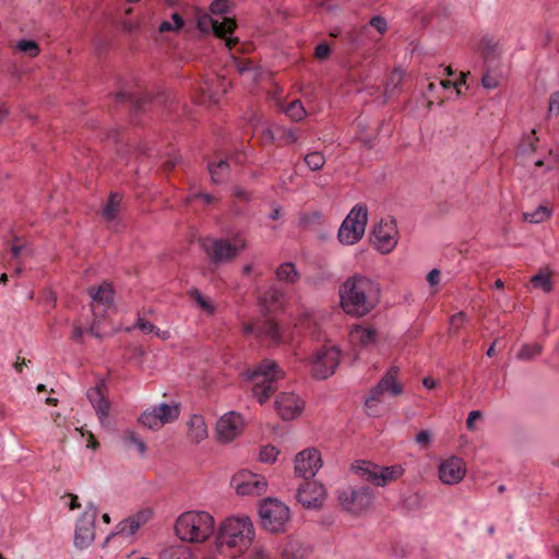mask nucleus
Segmentation results:
<instances>
[{
  "label": "nucleus",
  "mask_w": 559,
  "mask_h": 559,
  "mask_svg": "<svg viewBox=\"0 0 559 559\" xmlns=\"http://www.w3.org/2000/svg\"><path fill=\"white\" fill-rule=\"evenodd\" d=\"M379 284L361 274L348 277L340 287L343 310L355 317H364L380 301Z\"/></svg>",
  "instance_id": "obj_1"
},
{
  "label": "nucleus",
  "mask_w": 559,
  "mask_h": 559,
  "mask_svg": "<svg viewBox=\"0 0 559 559\" xmlns=\"http://www.w3.org/2000/svg\"><path fill=\"white\" fill-rule=\"evenodd\" d=\"M253 538L254 526L249 516H229L218 526L215 547L218 554L237 558L250 547Z\"/></svg>",
  "instance_id": "obj_2"
},
{
  "label": "nucleus",
  "mask_w": 559,
  "mask_h": 559,
  "mask_svg": "<svg viewBox=\"0 0 559 559\" xmlns=\"http://www.w3.org/2000/svg\"><path fill=\"white\" fill-rule=\"evenodd\" d=\"M214 527V518L205 511L183 512L175 522L176 535L182 542L192 544L205 542L213 534Z\"/></svg>",
  "instance_id": "obj_3"
},
{
  "label": "nucleus",
  "mask_w": 559,
  "mask_h": 559,
  "mask_svg": "<svg viewBox=\"0 0 559 559\" xmlns=\"http://www.w3.org/2000/svg\"><path fill=\"white\" fill-rule=\"evenodd\" d=\"M247 377L253 382V395L263 404L276 390V382L284 378V371L274 360L264 359Z\"/></svg>",
  "instance_id": "obj_4"
},
{
  "label": "nucleus",
  "mask_w": 559,
  "mask_h": 559,
  "mask_svg": "<svg viewBox=\"0 0 559 559\" xmlns=\"http://www.w3.org/2000/svg\"><path fill=\"white\" fill-rule=\"evenodd\" d=\"M262 527L270 533H282L290 519L287 506L277 499L266 498L259 506Z\"/></svg>",
  "instance_id": "obj_5"
},
{
  "label": "nucleus",
  "mask_w": 559,
  "mask_h": 559,
  "mask_svg": "<svg viewBox=\"0 0 559 559\" xmlns=\"http://www.w3.org/2000/svg\"><path fill=\"white\" fill-rule=\"evenodd\" d=\"M203 247L211 261L214 263H224L236 258L239 252L247 248L246 239L236 234L230 240L228 239H206Z\"/></svg>",
  "instance_id": "obj_6"
},
{
  "label": "nucleus",
  "mask_w": 559,
  "mask_h": 559,
  "mask_svg": "<svg viewBox=\"0 0 559 559\" xmlns=\"http://www.w3.org/2000/svg\"><path fill=\"white\" fill-rule=\"evenodd\" d=\"M368 221V209L365 204H356L338 229V239L344 245H354L365 234Z\"/></svg>",
  "instance_id": "obj_7"
},
{
  "label": "nucleus",
  "mask_w": 559,
  "mask_h": 559,
  "mask_svg": "<svg viewBox=\"0 0 559 559\" xmlns=\"http://www.w3.org/2000/svg\"><path fill=\"white\" fill-rule=\"evenodd\" d=\"M340 362V350L335 345L326 344L318 348L309 358L311 374L316 379L324 380L331 377Z\"/></svg>",
  "instance_id": "obj_8"
},
{
  "label": "nucleus",
  "mask_w": 559,
  "mask_h": 559,
  "mask_svg": "<svg viewBox=\"0 0 559 559\" xmlns=\"http://www.w3.org/2000/svg\"><path fill=\"white\" fill-rule=\"evenodd\" d=\"M198 27L201 32L206 33L213 31L216 37L225 40V46L233 49L238 44V38L231 37L236 28V22L227 16L221 19L203 14L198 20Z\"/></svg>",
  "instance_id": "obj_9"
},
{
  "label": "nucleus",
  "mask_w": 559,
  "mask_h": 559,
  "mask_svg": "<svg viewBox=\"0 0 559 559\" xmlns=\"http://www.w3.org/2000/svg\"><path fill=\"white\" fill-rule=\"evenodd\" d=\"M358 475L377 486H384L389 481L395 480L403 475L404 469L401 465L381 467L370 462H360L356 465Z\"/></svg>",
  "instance_id": "obj_10"
},
{
  "label": "nucleus",
  "mask_w": 559,
  "mask_h": 559,
  "mask_svg": "<svg viewBox=\"0 0 559 559\" xmlns=\"http://www.w3.org/2000/svg\"><path fill=\"white\" fill-rule=\"evenodd\" d=\"M337 498L344 510L350 513H360L370 507L373 495L369 487H349L338 490Z\"/></svg>",
  "instance_id": "obj_11"
},
{
  "label": "nucleus",
  "mask_w": 559,
  "mask_h": 559,
  "mask_svg": "<svg viewBox=\"0 0 559 559\" xmlns=\"http://www.w3.org/2000/svg\"><path fill=\"white\" fill-rule=\"evenodd\" d=\"M373 245L381 253H390L397 245L399 230L392 217L382 218L372 231Z\"/></svg>",
  "instance_id": "obj_12"
},
{
  "label": "nucleus",
  "mask_w": 559,
  "mask_h": 559,
  "mask_svg": "<svg viewBox=\"0 0 559 559\" xmlns=\"http://www.w3.org/2000/svg\"><path fill=\"white\" fill-rule=\"evenodd\" d=\"M399 372L397 367H392L379 381V383L370 390L369 396L366 399L365 405L371 412L378 403L382 401L384 393H390L393 396L400 395L403 388L396 382Z\"/></svg>",
  "instance_id": "obj_13"
},
{
  "label": "nucleus",
  "mask_w": 559,
  "mask_h": 559,
  "mask_svg": "<svg viewBox=\"0 0 559 559\" xmlns=\"http://www.w3.org/2000/svg\"><path fill=\"white\" fill-rule=\"evenodd\" d=\"M97 516V507L94 503H87L85 511L79 519L74 532V545L76 548L84 549L88 547L95 537L94 523Z\"/></svg>",
  "instance_id": "obj_14"
},
{
  "label": "nucleus",
  "mask_w": 559,
  "mask_h": 559,
  "mask_svg": "<svg viewBox=\"0 0 559 559\" xmlns=\"http://www.w3.org/2000/svg\"><path fill=\"white\" fill-rule=\"evenodd\" d=\"M231 486L240 496H261L266 491L267 481L261 475L241 471L233 476Z\"/></svg>",
  "instance_id": "obj_15"
},
{
  "label": "nucleus",
  "mask_w": 559,
  "mask_h": 559,
  "mask_svg": "<svg viewBox=\"0 0 559 559\" xmlns=\"http://www.w3.org/2000/svg\"><path fill=\"white\" fill-rule=\"evenodd\" d=\"M242 428L243 419L241 415L236 412H229L217 420L215 432L221 442H230L241 433Z\"/></svg>",
  "instance_id": "obj_16"
},
{
  "label": "nucleus",
  "mask_w": 559,
  "mask_h": 559,
  "mask_svg": "<svg viewBox=\"0 0 559 559\" xmlns=\"http://www.w3.org/2000/svg\"><path fill=\"white\" fill-rule=\"evenodd\" d=\"M321 466L322 460L317 449H306L295 457V472L305 479L312 478Z\"/></svg>",
  "instance_id": "obj_17"
},
{
  "label": "nucleus",
  "mask_w": 559,
  "mask_h": 559,
  "mask_svg": "<svg viewBox=\"0 0 559 559\" xmlns=\"http://www.w3.org/2000/svg\"><path fill=\"white\" fill-rule=\"evenodd\" d=\"M465 474V462L459 456H450L439 464V478L445 485L459 484Z\"/></svg>",
  "instance_id": "obj_18"
},
{
  "label": "nucleus",
  "mask_w": 559,
  "mask_h": 559,
  "mask_svg": "<svg viewBox=\"0 0 559 559\" xmlns=\"http://www.w3.org/2000/svg\"><path fill=\"white\" fill-rule=\"evenodd\" d=\"M296 497L305 508L317 509L323 504L325 499V489L317 481L307 480L300 486Z\"/></svg>",
  "instance_id": "obj_19"
},
{
  "label": "nucleus",
  "mask_w": 559,
  "mask_h": 559,
  "mask_svg": "<svg viewBox=\"0 0 559 559\" xmlns=\"http://www.w3.org/2000/svg\"><path fill=\"white\" fill-rule=\"evenodd\" d=\"M153 513L150 509H144L138 513L127 518L126 520L118 523L116 531L108 536L107 540L116 535L123 537H130L134 535L140 527L145 525L152 518Z\"/></svg>",
  "instance_id": "obj_20"
},
{
  "label": "nucleus",
  "mask_w": 559,
  "mask_h": 559,
  "mask_svg": "<svg viewBox=\"0 0 559 559\" xmlns=\"http://www.w3.org/2000/svg\"><path fill=\"white\" fill-rule=\"evenodd\" d=\"M153 513L150 509H144L138 513L127 518L126 520L118 523L116 531L108 536L107 540L116 535L123 537H130L134 535L140 527L145 525L152 518Z\"/></svg>",
  "instance_id": "obj_21"
},
{
  "label": "nucleus",
  "mask_w": 559,
  "mask_h": 559,
  "mask_svg": "<svg viewBox=\"0 0 559 559\" xmlns=\"http://www.w3.org/2000/svg\"><path fill=\"white\" fill-rule=\"evenodd\" d=\"M305 403L295 393H282L275 401V408L284 420L294 419L304 409Z\"/></svg>",
  "instance_id": "obj_22"
},
{
  "label": "nucleus",
  "mask_w": 559,
  "mask_h": 559,
  "mask_svg": "<svg viewBox=\"0 0 559 559\" xmlns=\"http://www.w3.org/2000/svg\"><path fill=\"white\" fill-rule=\"evenodd\" d=\"M227 83L224 76L205 78L199 85L202 103H217L219 97L226 93Z\"/></svg>",
  "instance_id": "obj_23"
},
{
  "label": "nucleus",
  "mask_w": 559,
  "mask_h": 559,
  "mask_svg": "<svg viewBox=\"0 0 559 559\" xmlns=\"http://www.w3.org/2000/svg\"><path fill=\"white\" fill-rule=\"evenodd\" d=\"M87 399L96 412L102 425H105L109 416L110 403L105 397L100 386L92 388L87 391Z\"/></svg>",
  "instance_id": "obj_24"
},
{
  "label": "nucleus",
  "mask_w": 559,
  "mask_h": 559,
  "mask_svg": "<svg viewBox=\"0 0 559 559\" xmlns=\"http://www.w3.org/2000/svg\"><path fill=\"white\" fill-rule=\"evenodd\" d=\"M209 437L207 425L203 416L193 414L188 421V438L191 442L198 444Z\"/></svg>",
  "instance_id": "obj_25"
},
{
  "label": "nucleus",
  "mask_w": 559,
  "mask_h": 559,
  "mask_svg": "<svg viewBox=\"0 0 559 559\" xmlns=\"http://www.w3.org/2000/svg\"><path fill=\"white\" fill-rule=\"evenodd\" d=\"M311 551L308 544L298 539H289L284 546L282 557L283 559H307Z\"/></svg>",
  "instance_id": "obj_26"
},
{
  "label": "nucleus",
  "mask_w": 559,
  "mask_h": 559,
  "mask_svg": "<svg viewBox=\"0 0 559 559\" xmlns=\"http://www.w3.org/2000/svg\"><path fill=\"white\" fill-rule=\"evenodd\" d=\"M349 337L354 344L368 346L376 342L377 331L371 326L356 325L350 330Z\"/></svg>",
  "instance_id": "obj_27"
},
{
  "label": "nucleus",
  "mask_w": 559,
  "mask_h": 559,
  "mask_svg": "<svg viewBox=\"0 0 559 559\" xmlns=\"http://www.w3.org/2000/svg\"><path fill=\"white\" fill-rule=\"evenodd\" d=\"M285 301V294L277 287L269 288L260 298L262 307L267 311L281 308Z\"/></svg>",
  "instance_id": "obj_28"
},
{
  "label": "nucleus",
  "mask_w": 559,
  "mask_h": 559,
  "mask_svg": "<svg viewBox=\"0 0 559 559\" xmlns=\"http://www.w3.org/2000/svg\"><path fill=\"white\" fill-rule=\"evenodd\" d=\"M88 295L94 302L106 307L110 306L114 300V290L107 282H104L98 287H91Z\"/></svg>",
  "instance_id": "obj_29"
},
{
  "label": "nucleus",
  "mask_w": 559,
  "mask_h": 559,
  "mask_svg": "<svg viewBox=\"0 0 559 559\" xmlns=\"http://www.w3.org/2000/svg\"><path fill=\"white\" fill-rule=\"evenodd\" d=\"M153 409L162 425L176 420L180 414L179 406L177 404L169 405L162 403L155 406Z\"/></svg>",
  "instance_id": "obj_30"
},
{
  "label": "nucleus",
  "mask_w": 559,
  "mask_h": 559,
  "mask_svg": "<svg viewBox=\"0 0 559 559\" xmlns=\"http://www.w3.org/2000/svg\"><path fill=\"white\" fill-rule=\"evenodd\" d=\"M276 277L280 282L295 284L299 281L300 274L292 262L282 263L276 270Z\"/></svg>",
  "instance_id": "obj_31"
},
{
  "label": "nucleus",
  "mask_w": 559,
  "mask_h": 559,
  "mask_svg": "<svg viewBox=\"0 0 559 559\" xmlns=\"http://www.w3.org/2000/svg\"><path fill=\"white\" fill-rule=\"evenodd\" d=\"M209 171L213 182L219 183L224 181L229 174V163L226 159H219L218 162L209 163Z\"/></svg>",
  "instance_id": "obj_32"
},
{
  "label": "nucleus",
  "mask_w": 559,
  "mask_h": 559,
  "mask_svg": "<svg viewBox=\"0 0 559 559\" xmlns=\"http://www.w3.org/2000/svg\"><path fill=\"white\" fill-rule=\"evenodd\" d=\"M159 559H192V550L187 545H174L165 548Z\"/></svg>",
  "instance_id": "obj_33"
},
{
  "label": "nucleus",
  "mask_w": 559,
  "mask_h": 559,
  "mask_svg": "<svg viewBox=\"0 0 559 559\" xmlns=\"http://www.w3.org/2000/svg\"><path fill=\"white\" fill-rule=\"evenodd\" d=\"M259 335H265L275 343H280L285 338L277 324L272 320H266L259 326Z\"/></svg>",
  "instance_id": "obj_34"
},
{
  "label": "nucleus",
  "mask_w": 559,
  "mask_h": 559,
  "mask_svg": "<svg viewBox=\"0 0 559 559\" xmlns=\"http://www.w3.org/2000/svg\"><path fill=\"white\" fill-rule=\"evenodd\" d=\"M121 197L119 193L114 192L109 195L108 202L103 210V217L110 222L114 221L120 210Z\"/></svg>",
  "instance_id": "obj_35"
},
{
  "label": "nucleus",
  "mask_w": 559,
  "mask_h": 559,
  "mask_svg": "<svg viewBox=\"0 0 559 559\" xmlns=\"http://www.w3.org/2000/svg\"><path fill=\"white\" fill-rule=\"evenodd\" d=\"M231 62L238 73L241 75H248L250 80H257L258 71L250 60L233 56Z\"/></svg>",
  "instance_id": "obj_36"
},
{
  "label": "nucleus",
  "mask_w": 559,
  "mask_h": 559,
  "mask_svg": "<svg viewBox=\"0 0 559 559\" xmlns=\"http://www.w3.org/2000/svg\"><path fill=\"white\" fill-rule=\"evenodd\" d=\"M122 441L128 447H135V449L139 451L140 454H144L146 451V445L144 441L133 431V430H126L122 433Z\"/></svg>",
  "instance_id": "obj_37"
},
{
  "label": "nucleus",
  "mask_w": 559,
  "mask_h": 559,
  "mask_svg": "<svg viewBox=\"0 0 559 559\" xmlns=\"http://www.w3.org/2000/svg\"><path fill=\"white\" fill-rule=\"evenodd\" d=\"M531 282L535 288H540L545 293H549L552 289L550 273L548 271L538 272L532 277Z\"/></svg>",
  "instance_id": "obj_38"
},
{
  "label": "nucleus",
  "mask_w": 559,
  "mask_h": 559,
  "mask_svg": "<svg viewBox=\"0 0 559 559\" xmlns=\"http://www.w3.org/2000/svg\"><path fill=\"white\" fill-rule=\"evenodd\" d=\"M542 345L538 343L524 344L518 353V358L521 360H532L542 353Z\"/></svg>",
  "instance_id": "obj_39"
},
{
  "label": "nucleus",
  "mask_w": 559,
  "mask_h": 559,
  "mask_svg": "<svg viewBox=\"0 0 559 559\" xmlns=\"http://www.w3.org/2000/svg\"><path fill=\"white\" fill-rule=\"evenodd\" d=\"M550 216V210L546 206H538L533 212H526L523 217L526 222L538 224L545 222Z\"/></svg>",
  "instance_id": "obj_40"
},
{
  "label": "nucleus",
  "mask_w": 559,
  "mask_h": 559,
  "mask_svg": "<svg viewBox=\"0 0 559 559\" xmlns=\"http://www.w3.org/2000/svg\"><path fill=\"white\" fill-rule=\"evenodd\" d=\"M283 111L293 120L300 121L306 116V109L300 100L292 102Z\"/></svg>",
  "instance_id": "obj_41"
},
{
  "label": "nucleus",
  "mask_w": 559,
  "mask_h": 559,
  "mask_svg": "<svg viewBox=\"0 0 559 559\" xmlns=\"http://www.w3.org/2000/svg\"><path fill=\"white\" fill-rule=\"evenodd\" d=\"M183 26V20L178 13H174L171 15V21H164L159 25V32L166 33V32H177L181 29Z\"/></svg>",
  "instance_id": "obj_42"
},
{
  "label": "nucleus",
  "mask_w": 559,
  "mask_h": 559,
  "mask_svg": "<svg viewBox=\"0 0 559 559\" xmlns=\"http://www.w3.org/2000/svg\"><path fill=\"white\" fill-rule=\"evenodd\" d=\"M305 163L311 170H320L325 164V158L320 152H311L305 156Z\"/></svg>",
  "instance_id": "obj_43"
},
{
  "label": "nucleus",
  "mask_w": 559,
  "mask_h": 559,
  "mask_svg": "<svg viewBox=\"0 0 559 559\" xmlns=\"http://www.w3.org/2000/svg\"><path fill=\"white\" fill-rule=\"evenodd\" d=\"M139 421H140V424L148 427L150 429H157L160 426H163L160 424L159 419L157 418V415L154 412V409L143 412L141 414V416L139 417Z\"/></svg>",
  "instance_id": "obj_44"
},
{
  "label": "nucleus",
  "mask_w": 559,
  "mask_h": 559,
  "mask_svg": "<svg viewBox=\"0 0 559 559\" xmlns=\"http://www.w3.org/2000/svg\"><path fill=\"white\" fill-rule=\"evenodd\" d=\"M191 297L193 300L201 307L203 311L209 314H213L215 311V307L209 298H205L199 290H192Z\"/></svg>",
  "instance_id": "obj_45"
},
{
  "label": "nucleus",
  "mask_w": 559,
  "mask_h": 559,
  "mask_svg": "<svg viewBox=\"0 0 559 559\" xmlns=\"http://www.w3.org/2000/svg\"><path fill=\"white\" fill-rule=\"evenodd\" d=\"M403 80V71L394 69L388 78L385 93H392Z\"/></svg>",
  "instance_id": "obj_46"
},
{
  "label": "nucleus",
  "mask_w": 559,
  "mask_h": 559,
  "mask_svg": "<svg viewBox=\"0 0 559 559\" xmlns=\"http://www.w3.org/2000/svg\"><path fill=\"white\" fill-rule=\"evenodd\" d=\"M16 48L20 51L27 53L29 57H35L39 53V47L33 40L22 39L17 43Z\"/></svg>",
  "instance_id": "obj_47"
},
{
  "label": "nucleus",
  "mask_w": 559,
  "mask_h": 559,
  "mask_svg": "<svg viewBox=\"0 0 559 559\" xmlns=\"http://www.w3.org/2000/svg\"><path fill=\"white\" fill-rule=\"evenodd\" d=\"M117 100L124 102L130 100L136 109H142L143 103L146 100V97H140L132 93L120 92L116 95Z\"/></svg>",
  "instance_id": "obj_48"
},
{
  "label": "nucleus",
  "mask_w": 559,
  "mask_h": 559,
  "mask_svg": "<svg viewBox=\"0 0 559 559\" xmlns=\"http://www.w3.org/2000/svg\"><path fill=\"white\" fill-rule=\"evenodd\" d=\"M234 198L236 199L235 200V204H234V211L236 214H240L242 212V209L238 205L239 202H249L250 200V194L247 190L240 188V187H236L235 190H234Z\"/></svg>",
  "instance_id": "obj_49"
},
{
  "label": "nucleus",
  "mask_w": 559,
  "mask_h": 559,
  "mask_svg": "<svg viewBox=\"0 0 559 559\" xmlns=\"http://www.w3.org/2000/svg\"><path fill=\"white\" fill-rule=\"evenodd\" d=\"M278 453L280 452L275 447L265 445L261 449L259 457H260V461L263 463H273V462H275Z\"/></svg>",
  "instance_id": "obj_50"
},
{
  "label": "nucleus",
  "mask_w": 559,
  "mask_h": 559,
  "mask_svg": "<svg viewBox=\"0 0 559 559\" xmlns=\"http://www.w3.org/2000/svg\"><path fill=\"white\" fill-rule=\"evenodd\" d=\"M480 50L486 59L492 58L497 51V45L492 39L484 38L480 41Z\"/></svg>",
  "instance_id": "obj_51"
},
{
  "label": "nucleus",
  "mask_w": 559,
  "mask_h": 559,
  "mask_svg": "<svg viewBox=\"0 0 559 559\" xmlns=\"http://www.w3.org/2000/svg\"><path fill=\"white\" fill-rule=\"evenodd\" d=\"M228 10V2L226 0H215L211 4V12L214 15H217V19L223 17L224 13H226Z\"/></svg>",
  "instance_id": "obj_52"
},
{
  "label": "nucleus",
  "mask_w": 559,
  "mask_h": 559,
  "mask_svg": "<svg viewBox=\"0 0 559 559\" xmlns=\"http://www.w3.org/2000/svg\"><path fill=\"white\" fill-rule=\"evenodd\" d=\"M559 115V91L550 95L548 106V117Z\"/></svg>",
  "instance_id": "obj_53"
},
{
  "label": "nucleus",
  "mask_w": 559,
  "mask_h": 559,
  "mask_svg": "<svg viewBox=\"0 0 559 559\" xmlns=\"http://www.w3.org/2000/svg\"><path fill=\"white\" fill-rule=\"evenodd\" d=\"M481 84L487 90H493L498 86L499 80L495 74L486 72L481 78Z\"/></svg>",
  "instance_id": "obj_54"
},
{
  "label": "nucleus",
  "mask_w": 559,
  "mask_h": 559,
  "mask_svg": "<svg viewBox=\"0 0 559 559\" xmlns=\"http://www.w3.org/2000/svg\"><path fill=\"white\" fill-rule=\"evenodd\" d=\"M415 442L421 448H428L431 442V433L428 430L419 431L415 437Z\"/></svg>",
  "instance_id": "obj_55"
},
{
  "label": "nucleus",
  "mask_w": 559,
  "mask_h": 559,
  "mask_svg": "<svg viewBox=\"0 0 559 559\" xmlns=\"http://www.w3.org/2000/svg\"><path fill=\"white\" fill-rule=\"evenodd\" d=\"M331 49L328 44H319L314 49V56L319 60H324L329 57Z\"/></svg>",
  "instance_id": "obj_56"
},
{
  "label": "nucleus",
  "mask_w": 559,
  "mask_h": 559,
  "mask_svg": "<svg viewBox=\"0 0 559 559\" xmlns=\"http://www.w3.org/2000/svg\"><path fill=\"white\" fill-rule=\"evenodd\" d=\"M135 326L140 329L144 334H150L156 330V326L153 323L144 320L143 318L138 319Z\"/></svg>",
  "instance_id": "obj_57"
},
{
  "label": "nucleus",
  "mask_w": 559,
  "mask_h": 559,
  "mask_svg": "<svg viewBox=\"0 0 559 559\" xmlns=\"http://www.w3.org/2000/svg\"><path fill=\"white\" fill-rule=\"evenodd\" d=\"M195 199H202L206 204H211L214 201V197L210 193H197L192 191L189 193L187 201L191 202Z\"/></svg>",
  "instance_id": "obj_58"
},
{
  "label": "nucleus",
  "mask_w": 559,
  "mask_h": 559,
  "mask_svg": "<svg viewBox=\"0 0 559 559\" xmlns=\"http://www.w3.org/2000/svg\"><path fill=\"white\" fill-rule=\"evenodd\" d=\"M370 25L374 27L380 34H383L386 31V21L382 16L372 17Z\"/></svg>",
  "instance_id": "obj_59"
},
{
  "label": "nucleus",
  "mask_w": 559,
  "mask_h": 559,
  "mask_svg": "<svg viewBox=\"0 0 559 559\" xmlns=\"http://www.w3.org/2000/svg\"><path fill=\"white\" fill-rule=\"evenodd\" d=\"M282 139L286 143H296L299 139V135L296 129H286L283 131Z\"/></svg>",
  "instance_id": "obj_60"
},
{
  "label": "nucleus",
  "mask_w": 559,
  "mask_h": 559,
  "mask_svg": "<svg viewBox=\"0 0 559 559\" xmlns=\"http://www.w3.org/2000/svg\"><path fill=\"white\" fill-rule=\"evenodd\" d=\"M481 418V413L479 411H472L468 414L467 420H466V428L471 431L475 429V421Z\"/></svg>",
  "instance_id": "obj_61"
},
{
  "label": "nucleus",
  "mask_w": 559,
  "mask_h": 559,
  "mask_svg": "<svg viewBox=\"0 0 559 559\" xmlns=\"http://www.w3.org/2000/svg\"><path fill=\"white\" fill-rule=\"evenodd\" d=\"M464 320H465L464 312H457V313L453 314L451 318V322H450L451 329L457 330L464 323Z\"/></svg>",
  "instance_id": "obj_62"
},
{
  "label": "nucleus",
  "mask_w": 559,
  "mask_h": 559,
  "mask_svg": "<svg viewBox=\"0 0 559 559\" xmlns=\"http://www.w3.org/2000/svg\"><path fill=\"white\" fill-rule=\"evenodd\" d=\"M427 281L430 286H436L440 282V271L437 269L431 270L427 275Z\"/></svg>",
  "instance_id": "obj_63"
},
{
  "label": "nucleus",
  "mask_w": 559,
  "mask_h": 559,
  "mask_svg": "<svg viewBox=\"0 0 559 559\" xmlns=\"http://www.w3.org/2000/svg\"><path fill=\"white\" fill-rule=\"evenodd\" d=\"M252 559H269V554L263 548H255L252 551Z\"/></svg>",
  "instance_id": "obj_64"
}]
</instances>
